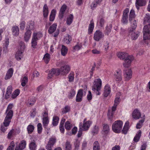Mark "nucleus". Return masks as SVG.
Instances as JSON below:
<instances>
[{"instance_id":"nucleus-1","label":"nucleus","mask_w":150,"mask_h":150,"mask_svg":"<svg viewBox=\"0 0 150 150\" xmlns=\"http://www.w3.org/2000/svg\"><path fill=\"white\" fill-rule=\"evenodd\" d=\"M70 70V67L67 65H65L62 67L60 69L53 68L48 74L49 78H51L53 75H59L61 73L62 74L64 75L67 74Z\"/></svg>"},{"instance_id":"nucleus-2","label":"nucleus","mask_w":150,"mask_h":150,"mask_svg":"<svg viewBox=\"0 0 150 150\" xmlns=\"http://www.w3.org/2000/svg\"><path fill=\"white\" fill-rule=\"evenodd\" d=\"M117 57L121 59H124L123 66L126 68L128 67L130 65L134 59L132 55H128V54L124 52L118 53Z\"/></svg>"},{"instance_id":"nucleus-3","label":"nucleus","mask_w":150,"mask_h":150,"mask_svg":"<svg viewBox=\"0 0 150 150\" xmlns=\"http://www.w3.org/2000/svg\"><path fill=\"white\" fill-rule=\"evenodd\" d=\"M13 107L12 104H10L8 105L6 109V116L5 118L4 125L5 127H6L9 126L13 115V111L11 110Z\"/></svg>"},{"instance_id":"nucleus-4","label":"nucleus","mask_w":150,"mask_h":150,"mask_svg":"<svg viewBox=\"0 0 150 150\" xmlns=\"http://www.w3.org/2000/svg\"><path fill=\"white\" fill-rule=\"evenodd\" d=\"M133 24L131 25V27L128 28L129 35L131 37L132 40H135L138 38L139 35V31H134L137 27V22L136 20H134Z\"/></svg>"},{"instance_id":"nucleus-5","label":"nucleus","mask_w":150,"mask_h":150,"mask_svg":"<svg viewBox=\"0 0 150 150\" xmlns=\"http://www.w3.org/2000/svg\"><path fill=\"white\" fill-rule=\"evenodd\" d=\"M102 81L100 79H96L94 80L92 86V90L96 95H99L100 93L99 91L101 88Z\"/></svg>"},{"instance_id":"nucleus-6","label":"nucleus","mask_w":150,"mask_h":150,"mask_svg":"<svg viewBox=\"0 0 150 150\" xmlns=\"http://www.w3.org/2000/svg\"><path fill=\"white\" fill-rule=\"evenodd\" d=\"M123 122L120 120H117L114 122L112 125L113 131L116 133L120 132L122 129Z\"/></svg>"},{"instance_id":"nucleus-7","label":"nucleus","mask_w":150,"mask_h":150,"mask_svg":"<svg viewBox=\"0 0 150 150\" xmlns=\"http://www.w3.org/2000/svg\"><path fill=\"white\" fill-rule=\"evenodd\" d=\"M143 33L144 40H150V23H148L144 26Z\"/></svg>"},{"instance_id":"nucleus-8","label":"nucleus","mask_w":150,"mask_h":150,"mask_svg":"<svg viewBox=\"0 0 150 150\" xmlns=\"http://www.w3.org/2000/svg\"><path fill=\"white\" fill-rule=\"evenodd\" d=\"M104 35L102 32L100 30H97L95 32L94 36V39L96 41H99L101 39L104 37Z\"/></svg>"},{"instance_id":"nucleus-9","label":"nucleus","mask_w":150,"mask_h":150,"mask_svg":"<svg viewBox=\"0 0 150 150\" xmlns=\"http://www.w3.org/2000/svg\"><path fill=\"white\" fill-rule=\"evenodd\" d=\"M86 121V119L85 118L83 120V124L82 125V123H80L79 125V127L82 129L83 131H86L90 127L92 122L90 121Z\"/></svg>"},{"instance_id":"nucleus-10","label":"nucleus","mask_w":150,"mask_h":150,"mask_svg":"<svg viewBox=\"0 0 150 150\" xmlns=\"http://www.w3.org/2000/svg\"><path fill=\"white\" fill-rule=\"evenodd\" d=\"M124 75L126 81L129 80L132 77V71L131 69H126L124 72Z\"/></svg>"},{"instance_id":"nucleus-11","label":"nucleus","mask_w":150,"mask_h":150,"mask_svg":"<svg viewBox=\"0 0 150 150\" xmlns=\"http://www.w3.org/2000/svg\"><path fill=\"white\" fill-rule=\"evenodd\" d=\"M115 79L117 81H121L122 79V71L121 70L118 69L115 71L114 75Z\"/></svg>"},{"instance_id":"nucleus-12","label":"nucleus","mask_w":150,"mask_h":150,"mask_svg":"<svg viewBox=\"0 0 150 150\" xmlns=\"http://www.w3.org/2000/svg\"><path fill=\"white\" fill-rule=\"evenodd\" d=\"M83 90L79 89L77 93L76 96V101L77 102H80L82 101L83 95Z\"/></svg>"},{"instance_id":"nucleus-13","label":"nucleus","mask_w":150,"mask_h":150,"mask_svg":"<svg viewBox=\"0 0 150 150\" xmlns=\"http://www.w3.org/2000/svg\"><path fill=\"white\" fill-rule=\"evenodd\" d=\"M111 92V88L108 84L106 85L104 87V91L103 95L104 96L106 97L110 94Z\"/></svg>"},{"instance_id":"nucleus-14","label":"nucleus","mask_w":150,"mask_h":150,"mask_svg":"<svg viewBox=\"0 0 150 150\" xmlns=\"http://www.w3.org/2000/svg\"><path fill=\"white\" fill-rule=\"evenodd\" d=\"M135 16L134 11L133 9H131L130 11L129 17V21L131 23V25L133 24L134 21L136 20L134 19Z\"/></svg>"},{"instance_id":"nucleus-15","label":"nucleus","mask_w":150,"mask_h":150,"mask_svg":"<svg viewBox=\"0 0 150 150\" xmlns=\"http://www.w3.org/2000/svg\"><path fill=\"white\" fill-rule=\"evenodd\" d=\"M35 28V25L34 21H30L28 22L26 30H32Z\"/></svg>"},{"instance_id":"nucleus-16","label":"nucleus","mask_w":150,"mask_h":150,"mask_svg":"<svg viewBox=\"0 0 150 150\" xmlns=\"http://www.w3.org/2000/svg\"><path fill=\"white\" fill-rule=\"evenodd\" d=\"M132 116L134 119H138L141 116V113L138 110L135 109L133 111Z\"/></svg>"},{"instance_id":"nucleus-17","label":"nucleus","mask_w":150,"mask_h":150,"mask_svg":"<svg viewBox=\"0 0 150 150\" xmlns=\"http://www.w3.org/2000/svg\"><path fill=\"white\" fill-rule=\"evenodd\" d=\"M12 31L13 35L15 36H17L19 32L18 27L16 25L13 26L12 28Z\"/></svg>"},{"instance_id":"nucleus-18","label":"nucleus","mask_w":150,"mask_h":150,"mask_svg":"<svg viewBox=\"0 0 150 150\" xmlns=\"http://www.w3.org/2000/svg\"><path fill=\"white\" fill-rule=\"evenodd\" d=\"M26 31L25 33L24 36L25 40L26 42H28L30 38L32 32L30 30H26Z\"/></svg>"},{"instance_id":"nucleus-19","label":"nucleus","mask_w":150,"mask_h":150,"mask_svg":"<svg viewBox=\"0 0 150 150\" xmlns=\"http://www.w3.org/2000/svg\"><path fill=\"white\" fill-rule=\"evenodd\" d=\"M67 9V6L65 4L63 5L60 8L59 14V16L60 18H62L64 14Z\"/></svg>"},{"instance_id":"nucleus-20","label":"nucleus","mask_w":150,"mask_h":150,"mask_svg":"<svg viewBox=\"0 0 150 150\" xmlns=\"http://www.w3.org/2000/svg\"><path fill=\"white\" fill-rule=\"evenodd\" d=\"M57 27V24L54 23L51 25L49 28L48 32L50 34H52L56 30Z\"/></svg>"},{"instance_id":"nucleus-21","label":"nucleus","mask_w":150,"mask_h":150,"mask_svg":"<svg viewBox=\"0 0 150 150\" xmlns=\"http://www.w3.org/2000/svg\"><path fill=\"white\" fill-rule=\"evenodd\" d=\"M13 72V70L12 69L10 68L9 69L6 74L5 78V79L7 80L10 79L12 76Z\"/></svg>"},{"instance_id":"nucleus-22","label":"nucleus","mask_w":150,"mask_h":150,"mask_svg":"<svg viewBox=\"0 0 150 150\" xmlns=\"http://www.w3.org/2000/svg\"><path fill=\"white\" fill-rule=\"evenodd\" d=\"M43 14L44 17L46 18L47 17L48 13V8L46 4H45L43 9Z\"/></svg>"},{"instance_id":"nucleus-23","label":"nucleus","mask_w":150,"mask_h":150,"mask_svg":"<svg viewBox=\"0 0 150 150\" xmlns=\"http://www.w3.org/2000/svg\"><path fill=\"white\" fill-rule=\"evenodd\" d=\"M102 0H96L95 1L93 2L91 6V8L93 10L98 5H100V3L102 1Z\"/></svg>"},{"instance_id":"nucleus-24","label":"nucleus","mask_w":150,"mask_h":150,"mask_svg":"<svg viewBox=\"0 0 150 150\" xmlns=\"http://www.w3.org/2000/svg\"><path fill=\"white\" fill-rule=\"evenodd\" d=\"M42 33L40 32L34 33H33L32 38L38 40L39 38L42 37Z\"/></svg>"},{"instance_id":"nucleus-25","label":"nucleus","mask_w":150,"mask_h":150,"mask_svg":"<svg viewBox=\"0 0 150 150\" xmlns=\"http://www.w3.org/2000/svg\"><path fill=\"white\" fill-rule=\"evenodd\" d=\"M23 51H21L20 50H18L16 53L15 57L17 60H19L21 59L23 57Z\"/></svg>"},{"instance_id":"nucleus-26","label":"nucleus","mask_w":150,"mask_h":150,"mask_svg":"<svg viewBox=\"0 0 150 150\" xmlns=\"http://www.w3.org/2000/svg\"><path fill=\"white\" fill-rule=\"evenodd\" d=\"M74 18L73 15L70 14L67 18L66 23L68 25H70L73 22Z\"/></svg>"},{"instance_id":"nucleus-27","label":"nucleus","mask_w":150,"mask_h":150,"mask_svg":"<svg viewBox=\"0 0 150 150\" xmlns=\"http://www.w3.org/2000/svg\"><path fill=\"white\" fill-rule=\"evenodd\" d=\"M146 0H136V4H138L139 6H142L146 4Z\"/></svg>"},{"instance_id":"nucleus-28","label":"nucleus","mask_w":150,"mask_h":150,"mask_svg":"<svg viewBox=\"0 0 150 150\" xmlns=\"http://www.w3.org/2000/svg\"><path fill=\"white\" fill-rule=\"evenodd\" d=\"M129 122L128 121L126 122L123 127V128L122 130V132L125 134H126L127 133V131L129 129L128 126Z\"/></svg>"},{"instance_id":"nucleus-29","label":"nucleus","mask_w":150,"mask_h":150,"mask_svg":"<svg viewBox=\"0 0 150 150\" xmlns=\"http://www.w3.org/2000/svg\"><path fill=\"white\" fill-rule=\"evenodd\" d=\"M37 146L34 141L31 142L29 145V148L30 150H36Z\"/></svg>"},{"instance_id":"nucleus-30","label":"nucleus","mask_w":150,"mask_h":150,"mask_svg":"<svg viewBox=\"0 0 150 150\" xmlns=\"http://www.w3.org/2000/svg\"><path fill=\"white\" fill-rule=\"evenodd\" d=\"M68 49L65 46L62 45L61 49V53L62 55L65 56L67 54Z\"/></svg>"},{"instance_id":"nucleus-31","label":"nucleus","mask_w":150,"mask_h":150,"mask_svg":"<svg viewBox=\"0 0 150 150\" xmlns=\"http://www.w3.org/2000/svg\"><path fill=\"white\" fill-rule=\"evenodd\" d=\"M110 128L109 126L107 124H104L103 131L105 134H107L109 132Z\"/></svg>"},{"instance_id":"nucleus-32","label":"nucleus","mask_w":150,"mask_h":150,"mask_svg":"<svg viewBox=\"0 0 150 150\" xmlns=\"http://www.w3.org/2000/svg\"><path fill=\"white\" fill-rule=\"evenodd\" d=\"M112 25L110 24L109 26H107L105 28V30L104 33L105 35H108L111 31Z\"/></svg>"},{"instance_id":"nucleus-33","label":"nucleus","mask_w":150,"mask_h":150,"mask_svg":"<svg viewBox=\"0 0 150 150\" xmlns=\"http://www.w3.org/2000/svg\"><path fill=\"white\" fill-rule=\"evenodd\" d=\"M141 131L140 130H139L134 139V142H137L139 141L141 136Z\"/></svg>"},{"instance_id":"nucleus-34","label":"nucleus","mask_w":150,"mask_h":150,"mask_svg":"<svg viewBox=\"0 0 150 150\" xmlns=\"http://www.w3.org/2000/svg\"><path fill=\"white\" fill-rule=\"evenodd\" d=\"M94 27V24L91 21L90 23L89 24L88 28V33L89 34H91L93 30Z\"/></svg>"},{"instance_id":"nucleus-35","label":"nucleus","mask_w":150,"mask_h":150,"mask_svg":"<svg viewBox=\"0 0 150 150\" xmlns=\"http://www.w3.org/2000/svg\"><path fill=\"white\" fill-rule=\"evenodd\" d=\"M59 120V117L57 116H54L52 120V125L54 126H57Z\"/></svg>"},{"instance_id":"nucleus-36","label":"nucleus","mask_w":150,"mask_h":150,"mask_svg":"<svg viewBox=\"0 0 150 150\" xmlns=\"http://www.w3.org/2000/svg\"><path fill=\"white\" fill-rule=\"evenodd\" d=\"M145 115H144V117L143 119L141 120H140L139 122L137 124L136 126V127L137 129H140L143 125V124L145 120Z\"/></svg>"},{"instance_id":"nucleus-37","label":"nucleus","mask_w":150,"mask_h":150,"mask_svg":"<svg viewBox=\"0 0 150 150\" xmlns=\"http://www.w3.org/2000/svg\"><path fill=\"white\" fill-rule=\"evenodd\" d=\"M34 128L35 127L33 125H29L27 128L28 133V134L32 133L33 132Z\"/></svg>"},{"instance_id":"nucleus-38","label":"nucleus","mask_w":150,"mask_h":150,"mask_svg":"<svg viewBox=\"0 0 150 150\" xmlns=\"http://www.w3.org/2000/svg\"><path fill=\"white\" fill-rule=\"evenodd\" d=\"M56 11L53 9L51 13L50 16V20L51 21H54L55 15Z\"/></svg>"},{"instance_id":"nucleus-39","label":"nucleus","mask_w":150,"mask_h":150,"mask_svg":"<svg viewBox=\"0 0 150 150\" xmlns=\"http://www.w3.org/2000/svg\"><path fill=\"white\" fill-rule=\"evenodd\" d=\"M45 63L47 64L50 60V54L48 53H46L44 56L43 58Z\"/></svg>"},{"instance_id":"nucleus-40","label":"nucleus","mask_w":150,"mask_h":150,"mask_svg":"<svg viewBox=\"0 0 150 150\" xmlns=\"http://www.w3.org/2000/svg\"><path fill=\"white\" fill-rule=\"evenodd\" d=\"M93 150H100V146L98 141H96L93 144Z\"/></svg>"},{"instance_id":"nucleus-41","label":"nucleus","mask_w":150,"mask_h":150,"mask_svg":"<svg viewBox=\"0 0 150 150\" xmlns=\"http://www.w3.org/2000/svg\"><path fill=\"white\" fill-rule=\"evenodd\" d=\"M20 90L17 89L15 90L12 93L11 98L13 99L15 98L19 94Z\"/></svg>"},{"instance_id":"nucleus-42","label":"nucleus","mask_w":150,"mask_h":150,"mask_svg":"<svg viewBox=\"0 0 150 150\" xmlns=\"http://www.w3.org/2000/svg\"><path fill=\"white\" fill-rule=\"evenodd\" d=\"M67 37L64 39V41L67 44H69L72 40V38L71 36L69 34L67 35Z\"/></svg>"},{"instance_id":"nucleus-43","label":"nucleus","mask_w":150,"mask_h":150,"mask_svg":"<svg viewBox=\"0 0 150 150\" xmlns=\"http://www.w3.org/2000/svg\"><path fill=\"white\" fill-rule=\"evenodd\" d=\"M20 49L18 50L21 51H23V52L25 48V43L22 41H21L19 43Z\"/></svg>"},{"instance_id":"nucleus-44","label":"nucleus","mask_w":150,"mask_h":150,"mask_svg":"<svg viewBox=\"0 0 150 150\" xmlns=\"http://www.w3.org/2000/svg\"><path fill=\"white\" fill-rule=\"evenodd\" d=\"M15 134L14 130L13 129H12L8 133L7 137L8 139H10Z\"/></svg>"},{"instance_id":"nucleus-45","label":"nucleus","mask_w":150,"mask_h":150,"mask_svg":"<svg viewBox=\"0 0 150 150\" xmlns=\"http://www.w3.org/2000/svg\"><path fill=\"white\" fill-rule=\"evenodd\" d=\"M75 91L73 89H71L68 94V97L69 99L72 98L75 95Z\"/></svg>"},{"instance_id":"nucleus-46","label":"nucleus","mask_w":150,"mask_h":150,"mask_svg":"<svg viewBox=\"0 0 150 150\" xmlns=\"http://www.w3.org/2000/svg\"><path fill=\"white\" fill-rule=\"evenodd\" d=\"M18 145L21 147V149H23L25 147L26 145V142L25 140H22L20 143Z\"/></svg>"},{"instance_id":"nucleus-47","label":"nucleus","mask_w":150,"mask_h":150,"mask_svg":"<svg viewBox=\"0 0 150 150\" xmlns=\"http://www.w3.org/2000/svg\"><path fill=\"white\" fill-rule=\"evenodd\" d=\"M28 82V78L27 77L24 76L22 80L21 85L24 86Z\"/></svg>"},{"instance_id":"nucleus-48","label":"nucleus","mask_w":150,"mask_h":150,"mask_svg":"<svg viewBox=\"0 0 150 150\" xmlns=\"http://www.w3.org/2000/svg\"><path fill=\"white\" fill-rule=\"evenodd\" d=\"M70 109V107L68 105H66L62 109V112L63 114L69 112Z\"/></svg>"},{"instance_id":"nucleus-49","label":"nucleus","mask_w":150,"mask_h":150,"mask_svg":"<svg viewBox=\"0 0 150 150\" xmlns=\"http://www.w3.org/2000/svg\"><path fill=\"white\" fill-rule=\"evenodd\" d=\"M71 145L70 142L69 141H67L65 143V150H71Z\"/></svg>"},{"instance_id":"nucleus-50","label":"nucleus","mask_w":150,"mask_h":150,"mask_svg":"<svg viewBox=\"0 0 150 150\" xmlns=\"http://www.w3.org/2000/svg\"><path fill=\"white\" fill-rule=\"evenodd\" d=\"M144 23L145 24L150 23V16L146 14L144 18Z\"/></svg>"},{"instance_id":"nucleus-51","label":"nucleus","mask_w":150,"mask_h":150,"mask_svg":"<svg viewBox=\"0 0 150 150\" xmlns=\"http://www.w3.org/2000/svg\"><path fill=\"white\" fill-rule=\"evenodd\" d=\"M72 127L71 124L70 122L69 121H67L65 124V127L67 130H69Z\"/></svg>"},{"instance_id":"nucleus-52","label":"nucleus","mask_w":150,"mask_h":150,"mask_svg":"<svg viewBox=\"0 0 150 150\" xmlns=\"http://www.w3.org/2000/svg\"><path fill=\"white\" fill-rule=\"evenodd\" d=\"M129 9L128 8H126L124 11L122 17L128 18V13L129 12Z\"/></svg>"},{"instance_id":"nucleus-53","label":"nucleus","mask_w":150,"mask_h":150,"mask_svg":"<svg viewBox=\"0 0 150 150\" xmlns=\"http://www.w3.org/2000/svg\"><path fill=\"white\" fill-rule=\"evenodd\" d=\"M49 120L48 117H45L43 118V124L44 126H46L49 123Z\"/></svg>"},{"instance_id":"nucleus-54","label":"nucleus","mask_w":150,"mask_h":150,"mask_svg":"<svg viewBox=\"0 0 150 150\" xmlns=\"http://www.w3.org/2000/svg\"><path fill=\"white\" fill-rule=\"evenodd\" d=\"M98 23L100 26L102 27L103 26L104 24V20L103 18H100L98 20Z\"/></svg>"},{"instance_id":"nucleus-55","label":"nucleus","mask_w":150,"mask_h":150,"mask_svg":"<svg viewBox=\"0 0 150 150\" xmlns=\"http://www.w3.org/2000/svg\"><path fill=\"white\" fill-rule=\"evenodd\" d=\"M82 47L81 45L79 43H77L76 45L73 47V48L75 51H78Z\"/></svg>"},{"instance_id":"nucleus-56","label":"nucleus","mask_w":150,"mask_h":150,"mask_svg":"<svg viewBox=\"0 0 150 150\" xmlns=\"http://www.w3.org/2000/svg\"><path fill=\"white\" fill-rule=\"evenodd\" d=\"M56 142V139L54 138H51L50 139L48 144L53 146L54 144Z\"/></svg>"},{"instance_id":"nucleus-57","label":"nucleus","mask_w":150,"mask_h":150,"mask_svg":"<svg viewBox=\"0 0 150 150\" xmlns=\"http://www.w3.org/2000/svg\"><path fill=\"white\" fill-rule=\"evenodd\" d=\"M38 132L39 134H40L42 131V124L40 123H39L37 125Z\"/></svg>"},{"instance_id":"nucleus-58","label":"nucleus","mask_w":150,"mask_h":150,"mask_svg":"<svg viewBox=\"0 0 150 150\" xmlns=\"http://www.w3.org/2000/svg\"><path fill=\"white\" fill-rule=\"evenodd\" d=\"M74 75L73 73L70 74L68 76L69 81L70 82L73 81L74 80Z\"/></svg>"},{"instance_id":"nucleus-59","label":"nucleus","mask_w":150,"mask_h":150,"mask_svg":"<svg viewBox=\"0 0 150 150\" xmlns=\"http://www.w3.org/2000/svg\"><path fill=\"white\" fill-rule=\"evenodd\" d=\"M10 145L9 146L7 149V150H13L14 147L15 146V144L13 141L11 142Z\"/></svg>"},{"instance_id":"nucleus-60","label":"nucleus","mask_w":150,"mask_h":150,"mask_svg":"<svg viewBox=\"0 0 150 150\" xmlns=\"http://www.w3.org/2000/svg\"><path fill=\"white\" fill-rule=\"evenodd\" d=\"M114 113L113 112H111L110 111H109L108 112V119L110 120V121L112 120Z\"/></svg>"},{"instance_id":"nucleus-61","label":"nucleus","mask_w":150,"mask_h":150,"mask_svg":"<svg viewBox=\"0 0 150 150\" xmlns=\"http://www.w3.org/2000/svg\"><path fill=\"white\" fill-rule=\"evenodd\" d=\"M9 43V39L8 38H6L5 40V43H4V44L5 45V47H4V49H6L8 47V45Z\"/></svg>"},{"instance_id":"nucleus-62","label":"nucleus","mask_w":150,"mask_h":150,"mask_svg":"<svg viewBox=\"0 0 150 150\" xmlns=\"http://www.w3.org/2000/svg\"><path fill=\"white\" fill-rule=\"evenodd\" d=\"M99 128L97 126H95L92 130V132L93 134H97L98 132Z\"/></svg>"},{"instance_id":"nucleus-63","label":"nucleus","mask_w":150,"mask_h":150,"mask_svg":"<svg viewBox=\"0 0 150 150\" xmlns=\"http://www.w3.org/2000/svg\"><path fill=\"white\" fill-rule=\"evenodd\" d=\"M37 40H35V39H32V46L33 48H35L36 46L37 45Z\"/></svg>"},{"instance_id":"nucleus-64","label":"nucleus","mask_w":150,"mask_h":150,"mask_svg":"<svg viewBox=\"0 0 150 150\" xmlns=\"http://www.w3.org/2000/svg\"><path fill=\"white\" fill-rule=\"evenodd\" d=\"M25 23L24 21H22L21 23L20 24V27L21 30H23L24 29L25 26Z\"/></svg>"}]
</instances>
